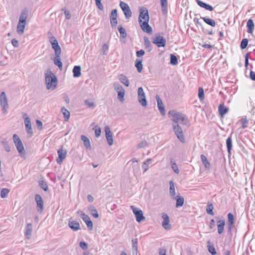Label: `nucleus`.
I'll return each mask as SVG.
<instances>
[{"instance_id":"obj_30","label":"nucleus","mask_w":255,"mask_h":255,"mask_svg":"<svg viewBox=\"0 0 255 255\" xmlns=\"http://www.w3.org/2000/svg\"><path fill=\"white\" fill-rule=\"evenodd\" d=\"M200 157L205 167L207 169H210L211 167V164L208 161L207 157L203 154H201Z\"/></svg>"},{"instance_id":"obj_53","label":"nucleus","mask_w":255,"mask_h":255,"mask_svg":"<svg viewBox=\"0 0 255 255\" xmlns=\"http://www.w3.org/2000/svg\"><path fill=\"white\" fill-rule=\"evenodd\" d=\"M148 146V142L145 140H142L137 145V148H145V147Z\"/></svg>"},{"instance_id":"obj_50","label":"nucleus","mask_w":255,"mask_h":255,"mask_svg":"<svg viewBox=\"0 0 255 255\" xmlns=\"http://www.w3.org/2000/svg\"><path fill=\"white\" fill-rule=\"evenodd\" d=\"M9 190L7 188H3L0 192V197L2 198H4L7 196Z\"/></svg>"},{"instance_id":"obj_26","label":"nucleus","mask_w":255,"mask_h":255,"mask_svg":"<svg viewBox=\"0 0 255 255\" xmlns=\"http://www.w3.org/2000/svg\"><path fill=\"white\" fill-rule=\"evenodd\" d=\"M196 1L200 6L210 11H212L213 10V7L211 5L207 4L200 0H196Z\"/></svg>"},{"instance_id":"obj_27","label":"nucleus","mask_w":255,"mask_h":255,"mask_svg":"<svg viewBox=\"0 0 255 255\" xmlns=\"http://www.w3.org/2000/svg\"><path fill=\"white\" fill-rule=\"evenodd\" d=\"M225 222L224 220H219L217 222L218 232L219 234L223 233L224 231Z\"/></svg>"},{"instance_id":"obj_33","label":"nucleus","mask_w":255,"mask_h":255,"mask_svg":"<svg viewBox=\"0 0 255 255\" xmlns=\"http://www.w3.org/2000/svg\"><path fill=\"white\" fill-rule=\"evenodd\" d=\"M161 10L163 14H166L167 12V0H160Z\"/></svg>"},{"instance_id":"obj_6","label":"nucleus","mask_w":255,"mask_h":255,"mask_svg":"<svg viewBox=\"0 0 255 255\" xmlns=\"http://www.w3.org/2000/svg\"><path fill=\"white\" fill-rule=\"evenodd\" d=\"M23 118L24 120L25 129L28 134H29V137H31L33 134V131L31 128L30 119L28 117L26 113H23Z\"/></svg>"},{"instance_id":"obj_5","label":"nucleus","mask_w":255,"mask_h":255,"mask_svg":"<svg viewBox=\"0 0 255 255\" xmlns=\"http://www.w3.org/2000/svg\"><path fill=\"white\" fill-rule=\"evenodd\" d=\"M13 139L18 152L19 153L24 154L25 153L24 146L18 136L16 134H13Z\"/></svg>"},{"instance_id":"obj_47","label":"nucleus","mask_w":255,"mask_h":255,"mask_svg":"<svg viewBox=\"0 0 255 255\" xmlns=\"http://www.w3.org/2000/svg\"><path fill=\"white\" fill-rule=\"evenodd\" d=\"M1 143L5 150L7 152L10 151V147L8 142L5 139H3L1 141Z\"/></svg>"},{"instance_id":"obj_54","label":"nucleus","mask_w":255,"mask_h":255,"mask_svg":"<svg viewBox=\"0 0 255 255\" xmlns=\"http://www.w3.org/2000/svg\"><path fill=\"white\" fill-rule=\"evenodd\" d=\"M90 211L91 214L95 218H98L99 217L98 213L96 209L94 207H91L90 208Z\"/></svg>"},{"instance_id":"obj_22","label":"nucleus","mask_w":255,"mask_h":255,"mask_svg":"<svg viewBox=\"0 0 255 255\" xmlns=\"http://www.w3.org/2000/svg\"><path fill=\"white\" fill-rule=\"evenodd\" d=\"M25 236L27 239H30L32 234V225L31 224H27L26 226Z\"/></svg>"},{"instance_id":"obj_28","label":"nucleus","mask_w":255,"mask_h":255,"mask_svg":"<svg viewBox=\"0 0 255 255\" xmlns=\"http://www.w3.org/2000/svg\"><path fill=\"white\" fill-rule=\"evenodd\" d=\"M169 192L172 198L175 199V188L173 181L172 180L169 182Z\"/></svg>"},{"instance_id":"obj_29","label":"nucleus","mask_w":255,"mask_h":255,"mask_svg":"<svg viewBox=\"0 0 255 255\" xmlns=\"http://www.w3.org/2000/svg\"><path fill=\"white\" fill-rule=\"evenodd\" d=\"M152 159L147 158L145 161L143 162L142 165V168L143 172H146L149 168V165L151 163Z\"/></svg>"},{"instance_id":"obj_17","label":"nucleus","mask_w":255,"mask_h":255,"mask_svg":"<svg viewBox=\"0 0 255 255\" xmlns=\"http://www.w3.org/2000/svg\"><path fill=\"white\" fill-rule=\"evenodd\" d=\"M142 19L143 20V21H146V20H149L148 12V10L147 9L140 10V13H139V17H138V21L142 20Z\"/></svg>"},{"instance_id":"obj_58","label":"nucleus","mask_w":255,"mask_h":255,"mask_svg":"<svg viewBox=\"0 0 255 255\" xmlns=\"http://www.w3.org/2000/svg\"><path fill=\"white\" fill-rule=\"evenodd\" d=\"M84 103L89 108H94L95 107V105L93 102H89L87 100H85Z\"/></svg>"},{"instance_id":"obj_2","label":"nucleus","mask_w":255,"mask_h":255,"mask_svg":"<svg viewBox=\"0 0 255 255\" xmlns=\"http://www.w3.org/2000/svg\"><path fill=\"white\" fill-rule=\"evenodd\" d=\"M45 82L47 89H55L57 83V78L51 72L49 73H45Z\"/></svg>"},{"instance_id":"obj_19","label":"nucleus","mask_w":255,"mask_h":255,"mask_svg":"<svg viewBox=\"0 0 255 255\" xmlns=\"http://www.w3.org/2000/svg\"><path fill=\"white\" fill-rule=\"evenodd\" d=\"M27 16H28V10L26 9L22 10L20 13L18 22H19L20 23H26V21Z\"/></svg>"},{"instance_id":"obj_9","label":"nucleus","mask_w":255,"mask_h":255,"mask_svg":"<svg viewBox=\"0 0 255 255\" xmlns=\"http://www.w3.org/2000/svg\"><path fill=\"white\" fill-rule=\"evenodd\" d=\"M50 42L52 45V48L54 50L55 55H60L61 49L58 44L57 39L54 37H51L50 38Z\"/></svg>"},{"instance_id":"obj_11","label":"nucleus","mask_w":255,"mask_h":255,"mask_svg":"<svg viewBox=\"0 0 255 255\" xmlns=\"http://www.w3.org/2000/svg\"><path fill=\"white\" fill-rule=\"evenodd\" d=\"M0 105L2 108V110L3 113H6L8 108V105L6 94L4 92H2L0 94Z\"/></svg>"},{"instance_id":"obj_35","label":"nucleus","mask_w":255,"mask_h":255,"mask_svg":"<svg viewBox=\"0 0 255 255\" xmlns=\"http://www.w3.org/2000/svg\"><path fill=\"white\" fill-rule=\"evenodd\" d=\"M118 30L120 34L121 38H125L127 36V33L125 28L123 27L121 25L118 26Z\"/></svg>"},{"instance_id":"obj_45","label":"nucleus","mask_w":255,"mask_h":255,"mask_svg":"<svg viewBox=\"0 0 255 255\" xmlns=\"http://www.w3.org/2000/svg\"><path fill=\"white\" fill-rule=\"evenodd\" d=\"M78 214L82 218V219L85 222H86L88 220L90 219L88 215H87L86 214H85L82 211H78Z\"/></svg>"},{"instance_id":"obj_31","label":"nucleus","mask_w":255,"mask_h":255,"mask_svg":"<svg viewBox=\"0 0 255 255\" xmlns=\"http://www.w3.org/2000/svg\"><path fill=\"white\" fill-rule=\"evenodd\" d=\"M55 57L53 60L54 63L55 65L57 66L59 69L62 68V63L60 60V55H55Z\"/></svg>"},{"instance_id":"obj_25","label":"nucleus","mask_w":255,"mask_h":255,"mask_svg":"<svg viewBox=\"0 0 255 255\" xmlns=\"http://www.w3.org/2000/svg\"><path fill=\"white\" fill-rule=\"evenodd\" d=\"M25 25L26 23L18 22L16 27V31L19 35H22L23 34Z\"/></svg>"},{"instance_id":"obj_55","label":"nucleus","mask_w":255,"mask_h":255,"mask_svg":"<svg viewBox=\"0 0 255 255\" xmlns=\"http://www.w3.org/2000/svg\"><path fill=\"white\" fill-rule=\"evenodd\" d=\"M248 44V40L247 38L243 39L241 43V45H240L241 48L242 49H245L247 47Z\"/></svg>"},{"instance_id":"obj_43","label":"nucleus","mask_w":255,"mask_h":255,"mask_svg":"<svg viewBox=\"0 0 255 255\" xmlns=\"http://www.w3.org/2000/svg\"><path fill=\"white\" fill-rule=\"evenodd\" d=\"M135 66L137 68V70L139 73H140L142 70V60L136 59L135 61Z\"/></svg>"},{"instance_id":"obj_57","label":"nucleus","mask_w":255,"mask_h":255,"mask_svg":"<svg viewBox=\"0 0 255 255\" xmlns=\"http://www.w3.org/2000/svg\"><path fill=\"white\" fill-rule=\"evenodd\" d=\"M132 249H137V244L138 241L137 238H135L132 240Z\"/></svg>"},{"instance_id":"obj_12","label":"nucleus","mask_w":255,"mask_h":255,"mask_svg":"<svg viewBox=\"0 0 255 255\" xmlns=\"http://www.w3.org/2000/svg\"><path fill=\"white\" fill-rule=\"evenodd\" d=\"M149 20H139V23L141 29L147 33L151 34L152 31L151 27L148 24Z\"/></svg>"},{"instance_id":"obj_49","label":"nucleus","mask_w":255,"mask_h":255,"mask_svg":"<svg viewBox=\"0 0 255 255\" xmlns=\"http://www.w3.org/2000/svg\"><path fill=\"white\" fill-rule=\"evenodd\" d=\"M39 185L45 191H46L48 190V185L46 182L44 180H40L39 181Z\"/></svg>"},{"instance_id":"obj_18","label":"nucleus","mask_w":255,"mask_h":255,"mask_svg":"<svg viewBox=\"0 0 255 255\" xmlns=\"http://www.w3.org/2000/svg\"><path fill=\"white\" fill-rule=\"evenodd\" d=\"M156 99L157 103V106L161 114L162 115H164L165 110L162 100L158 96H156Z\"/></svg>"},{"instance_id":"obj_51","label":"nucleus","mask_w":255,"mask_h":255,"mask_svg":"<svg viewBox=\"0 0 255 255\" xmlns=\"http://www.w3.org/2000/svg\"><path fill=\"white\" fill-rule=\"evenodd\" d=\"M241 122L242 124L241 128H245L247 127L248 124V120L247 119L246 117L242 118L241 119Z\"/></svg>"},{"instance_id":"obj_14","label":"nucleus","mask_w":255,"mask_h":255,"mask_svg":"<svg viewBox=\"0 0 255 255\" xmlns=\"http://www.w3.org/2000/svg\"><path fill=\"white\" fill-rule=\"evenodd\" d=\"M235 223V218L234 215L229 213L228 214L227 229L229 233H231L234 227Z\"/></svg>"},{"instance_id":"obj_3","label":"nucleus","mask_w":255,"mask_h":255,"mask_svg":"<svg viewBox=\"0 0 255 255\" xmlns=\"http://www.w3.org/2000/svg\"><path fill=\"white\" fill-rule=\"evenodd\" d=\"M172 128L175 134L178 139L182 142H185V139L181 127L179 124H172Z\"/></svg>"},{"instance_id":"obj_13","label":"nucleus","mask_w":255,"mask_h":255,"mask_svg":"<svg viewBox=\"0 0 255 255\" xmlns=\"http://www.w3.org/2000/svg\"><path fill=\"white\" fill-rule=\"evenodd\" d=\"M35 200L37 205V210L38 212L41 213L44 209V203L42 198L39 194L35 195Z\"/></svg>"},{"instance_id":"obj_10","label":"nucleus","mask_w":255,"mask_h":255,"mask_svg":"<svg viewBox=\"0 0 255 255\" xmlns=\"http://www.w3.org/2000/svg\"><path fill=\"white\" fill-rule=\"evenodd\" d=\"M120 5L123 11L126 18H129L131 16L132 13L128 4L125 2L121 1Z\"/></svg>"},{"instance_id":"obj_41","label":"nucleus","mask_w":255,"mask_h":255,"mask_svg":"<svg viewBox=\"0 0 255 255\" xmlns=\"http://www.w3.org/2000/svg\"><path fill=\"white\" fill-rule=\"evenodd\" d=\"M226 144L227 147L228 152L229 154L231 153V151L232 148V140L231 137L229 136L227 138L226 140Z\"/></svg>"},{"instance_id":"obj_59","label":"nucleus","mask_w":255,"mask_h":255,"mask_svg":"<svg viewBox=\"0 0 255 255\" xmlns=\"http://www.w3.org/2000/svg\"><path fill=\"white\" fill-rule=\"evenodd\" d=\"M79 246L84 250L88 249V245L84 242H80Z\"/></svg>"},{"instance_id":"obj_64","label":"nucleus","mask_w":255,"mask_h":255,"mask_svg":"<svg viewBox=\"0 0 255 255\" xmlns=\"http://www.w3.org/2000/svg\"><path fill=\"white\" fill-rule=\"evenodd\" d=\"M11 44L15 47H17L19 46L18 42L15 39H12V40H11Z\"/></svg>"},{"instance_id":"obj_23","label":"nucleus","mask_w":255,"mask_h":255,"mask_svg":"<svg viewBox=\"0 0 255 255\" xmlns=\"http://www.w3.org/2000/svg\"><path fill=\"white\" fill-rule=\"evenodd\" d=\"M105 132L107 141L110 145H112V132L109 127H105Z\"/></svg>"},{"instance_id":"obj_36","label":"nucleus","mask_w":255,"mask_h":255,"mask_svg":"<svg viewBox=\"0 0 255 255\" xmlns=\"http://www.w3.org/2000/svg\"><path fill=\"white\" fill-rule=\"evenodd\" d=\"M119 80L123 84H124L126 86L128 87L129 85V82L128 80V78L124 75H121L119 76Z\"/></svg>"},{"instance_id":"obj_38","label":"nucleus","mask_w":255,"mask_h":255,"mask_svg":"<svg viewBox=\"0 0 255 255\" xmlns=\"http://www.w3.org/2000/svg\"><path fill=\"white\" fill-rule=\"evenodd\" d=\"M175 199H176V207L177 208H178V207H181L183 206V205L184 204V202L183 197H180H180L176 196V197H175Z\"/></svg>"},{"instance_id":"obj_1","label":"nucleus","mask_w":255,"mask_h":255,"mask_svg":"<svg viewBox=\"0 0 255 255\" xmlns=\"http://www.w3.org/2000/svg\"><path fill=\"white\" fill-rule=\"evenodd\" d=\"M168 115L173 122L172 124H178L179 123H180V124L188 127L190 126V122L185 115L175 111H169Z\"/></svg>"},{"instance_id":"obj_62","label":"nucleus","mask_w":255,"mask_h":255,"mask_svg":"<svg viewBox=\"0 0 255 255\" xmlns=\"http://www.w3.org/2000/svg\"><path fill=\"white\" fill-rule=\"evenodd\" d=\"M85 223L87 224L88 228L90 230H92L93 228V223L90 220V219L88 220Z\"/></svg>"},{"instance_id":"obj_63","label":"nucleus","mask_w":255,"mask_h":255,"mask_svg":"<svg viewBox=\"0 0 255 255\" xmlns=\"http://www.w3.org/2000/svg\"><path fill=\"white\" fill-rule=\"evenodd\" d=\"M36 125L38 127V128H39V129H42V125H43L42 122L39 120H37L36 121Z\"/></svg>"},{"instance_id":"obj_34","label":"nucleus","mask_w":255,"mask_h":255,"mask_svg":"<svg viewBox=\"0 0 255 255\" xmlns=\"http://www.w3.org/2000/svg\"><path fill=\"white\" fill-rule=\"evenodd\" d=\"M73 76L74 77H79L81 75V67L80 66H75L73 69Z\"/></svg>"},{"instance_id":"obj_61","label":"nucleus","mask_w":255,"mask_h":255,"mask_svg":"<svg viewBox=\"0 0 255 255\" xmlns=\"http://www.w3.org/2000/svg\"><path fill=\"white\" fill-rule=\"evenodd\" d=\"M96 4L97 7L101 10L103 9V5L101 3V0H95Z\"/></svg>"},{"instance_id":"obj_32","label":"nucleus","mask_w":255,"mask_h":255,"mask_svg":"<svg viewBox=\"0 0 255 255\" xmlns=\"http://www.w3.org/2000/svg\"><path fill=\"white\" fill-rule=\"evenodd\" d=\"M81 139L84 142V146L87 148V149H91V146L90 144V141L89 139L86 137V136L82 135L81 136Z\"/></svg>"},{"instance_id":"obj_42","label":"nucleus","mask_w":255,"mask_h":255,"mask_svg":"<svg viewBox=\"0 0 255 255\" xmlns=\"http://www.w3.org/2000/svg\"><path fill=\"white\" fill-rule=\"evenodd\" d=\"M61 112L64 115L65 121H67L70 118V112L65 107L62 108Z\"/></svg>"},{"instance_id":"obj_60","label":"nucleus","mask_w":255,"mask_h":255,"mask_svg":"<svg viewBox=\"0 0 255 255\" xmlns=\"http://www.w3.org/2000/svg\"><path fill=\"white\" fill-rule=\"evenodd\" d=\"M108 50V46L106 44H104L102 48V51L104 55L106 54Z\"/></svg>"},{"instance_id":"obj_16","label":"nucleus","mask_w":255,"mask_h":255,"mask_svg":"<svg viewBox=\"0 0 255 255\" xmlns=\"http://www.w3.org/2000/svg\"><path fill=\"white\" fill-rule=\"evenodd\" d=\"M162 218L163 219L162 227L165 230H169L171 228V225L169 224V218L168 215L166 213H162Z\"/></svg>"},{"instance_id":"obj_8","label":"nucleus","mask_w":255,"mask_h":255,"mask_svg":"<svg viewBox=\"0 0 255 255\" xmlns=\"http://www.w3.org/2000/svg\"><path fill=\"white\" fill-rule=\"evenodd\" d=\"M115 90L118 93V99L120 102H123L125 99V91L123 87L118 83L114 84Z\"/></svg>"},{"instance_id":"obj_7","label":"nucleus","mask_w":255,"mask_h":255,"mask_svg":"<svg viewBox=\"0 0 255 255\" xmlns=\"http://www.w3.org/2000/svg\"><path fill=\"white\" fill-rule=\"evenodd\" d=\"M130 208L134 214L136 220L137 222L140 223L145 220V218L143 216V212L140 209H138L133 205L130 206Z\"/></svg>"},{"instance_id":"obj_46","label":"nucleus","mask_w":255,"mask_h":255,"mask_svg":"<svg viewBox=\"0 0 255 255\" xmlns=\"http://www.w3.org/2000/svg\"><path fill=\"white\" fill-rule=\"evenodd\" d=\"M210 243V241H209L208 242V251L212 255H215L217 254V252L216 251V250L213 246H211L209 245Z\"/></svg>"},{"instance_id":"obj_56","label":"nucleus","mask_w":255,"mask_h":255,"mask_svg":"<svg viewBox=\"0 0 255 255\" xmlns=\"http://www.w3.org/2000/svg\"><path fill=\"white\" fill-rule=\"evenodd\" d=\"M198 97L199 99L202 101L204 98V93L202 88H199L198 90Z\"/></svg>"},{"instance_id":"obj_15","label":"nucleus","mask_w":255,"mask_h":255,"mask_svg":"<svg viewBox=\"0 0 255 255\" xmlns=\"http://www.w3.org/2000/svg\"><path fill=\"white\" fill-rule=\"evenodd\" d=\"M57 153L58 157L57 158L56 161L60 164L66 157L67 150L61 148L57 151Z\"/></svg>"},{"instance_id":"obj_37","label":"nucleus","mask_w":255,"mask_h":255,"mask_svg":"<svg viewBox=\"0 0 255 255\" xmlns=\"http://www.w3.org/2000/svg\"><path fill=\"white\" fill-rule=\"evenodd\" d=\"M201 18L207 24H208V25H210L211 26H213V27L215 26V25H216V22H215V21L214 19H211V18H206V17H201Z\"/></svg>"},{"instance_id":"obj_52","label":"nucleus","mask_w":255,"mask_h":255,"mask_svg":"<svg viewBox=\"0 0 255 255\" xmlns=\"http://www.w3.org/2000/svg\"><path fill=\"white\" fill-rule=\"evenodd\" d=\"M214 207L212 204H210L207 205V208H206V212L208 214L214 215V213L213 211Z\"/></svg>"},{"instance_id":"obj_39","label":"nucleus","mask_w":255,"mask_h":255,"mask_svg":"<svg viewBox=\"0 0 255 255\" xmlns=\"http://www.w3.org/2000/svg\"><path fill=\"white\" fill-rule=\"evenodd\" d=\"M138 101L142 106L145 107L147 105V101L145 95L143 96H138Z\"/></svg>"},{"instance_id":"obj_21","label":"nucleus","mask_w":255,"mask_h":255,"mask_svg":"<svg viewBox=\"0 0 255 255\" xmlns=\"http://www.w3.org/2000/svg\"><path fill=\"white\" fill-rule=\"evenodd\" d=\"M218 111L220 115L223 118L225 114L228 112V108H227L224 104H220L219 106Z\"/></svg>"},{"instance_id":"obj_44","label":"nucleus","mask_w":255,"mask_h":255,"mask_svg":"<svg viewBox=\"0 0 255 255\" xmlns=\"http://www.w3.org/2000/svg\"><path fill=\"white\" fill-rule=\"evenodd\" d=\"M170 164H171V168L172 169V170L176 174H178L179 173V170L178 169V166H177V165L176 164V163L174 161H173V160L172 159H171Z\"/></svg>"},{"instance_id":"obj_4","label":"nucleus","mask_w":255,"mask_h":255,"mask_svg":"<svg viewBox=\"0 0 255 255\" xmlns=\"http://www.w3.org/2000/svg\"><path fill=\"white\" fill-rule=\"evenodd\" d=\"M166 39L160 34L156 35L152 38V42L157 45L158 47H164L166 45Z\"/></svg>"},{"instance_id":"obj_48","label":"nucleus","mask_w":255,"mask_h":255,"mask_svg":"<svg viewBox=\"0 0 255 255\" xmlns=\"http://www.w3.org/2000/svg\"><path fill=\"white\" fill-rule=\"evenodd\" d=\"M178 63V59L175 55L171 54L170 55V64L173 65H177Z\"/></svg>"},{"instance_id":"obj_20","label":"nucleus","mask_w":255,"mask_h":255,"mask_svg":"<svg viewBox=\"0 0 255 255\" xmlns=\"http://www.w3.org/2000/svg\"><path fill=\"white\" fill-rule=\"evenodd\" d=\"M68 225L69 227L74 231H77L80 229L79 223L76 221H69Z\"/></svg>"},{"instance_id":"obj_24","label":"nucleus","mask_w":255,"mask_h":255,"mask_svg":"<svg viewBox=\"0 0 255 255\" xmlns=\"http://www.w3.org/2000/svg\"><path fill=\"white\" fill-rule=\"evenodd\" d=\"M247 32L249 33H252L254 29L255 25L253 20L252 19H249L247 23Z\"/></svg>"},{"instance_id":"obj_40","label":"nucleus","mask_w":255,"mask_h":255,"mask_svg":"<svg viewBox=\"0 0 255 255\" xmlns=\"http://www.w3.org/2000/svg\"><path fill=\"white\" fill-rule=\"evenodd\" d=\"M144 44L145 47L148 49V51L150 52L152 50L151 43L147 37H144Z\"/></svg>"}]
</instances>
